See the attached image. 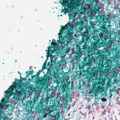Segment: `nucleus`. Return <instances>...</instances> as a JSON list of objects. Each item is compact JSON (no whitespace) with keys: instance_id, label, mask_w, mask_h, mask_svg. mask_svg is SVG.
Masks as SVG:
<instances>
[{"instance_id":"1","label":"nucleus","mask_w":120,"mask_h":120,"mask_svg":"<svg viewBox=\"0 0 120 120\" xmlns=\"http://www.w3.org/2000/svg\"><path fill=\"white\" fill-rule=\"evenodd\" d=\"M19 81V83H14L12 86L5 91V98H3L0 102V120H4V117L7 115L5 112H3L4 111L1 113L0 112L2 111V109L4 107H6V109L8 107V100L12 95L14 96L13 98L14 100H18L22 95H25L28 92V91L25 89L26 87L24 86V84L22 83L20 84V81Z\"/></svg>"},{"instance_id":"2","label":"nucleus","mask_w":120,"mask_h":120,"mask_svg":"<svg viewBox=\"0 0 120 120\" xmlns=\"http://www.w3.org/2000/svg\"><path fill=\"white\" fill-rule=\"evenodd\" d=\"M76 27V26H74V25L73 24H69L68 23H67L64 27L61 26V28L60 30V33L58 34L60 38L59 40H58L57 43L52 41L51 43V47L49 46L48 48V50H46L47 52L46 55L47 60L48 59V57L50 56L51 62L53 63L54 64L56 63L55 60L53 61L52 60L53 58L52 56L54 52L53 50H51L50 48L51 49L52 48L55 47L58 43H60L61 44H64V45L67 46L68 43L71 41V35L73 33H74L73 30Z\"/></svg>"},{"instance_id":"3","label":"nucleus","mask_w":120,"mask_h":120,"mask_svg":"<svg viewBox=\"0 0 120 120\" xmlns=\"http://www.w3.org/2000/svg\"><path fill=\"white\" fill-rule=\"evenodd\" d=\"M103 62H102L101 64H99L98 67L96 68L97 70L96 72H97L101 73V74L102 75H105V78L104 79L98 77L97 78L95 79L96 81L94 83H93L92 87L93 90L95 93H97L100 91H103L104 88L105 84V81L106 77H107L106 75L109 73V70L110 69L112 65H109L107 63H105L103 65Z\"/></svg>"},{"instance_id":"4","label":"nucleus","mask_w":120,"mask_h":120,"mask_svg":"<svg viewBox=\"0 0 120 120\" xmlns=\"http://www.w3.org/2000/svg\"><path fill=\"white\" fill-rule=\"evenodd\" d=\"M80 1V0H64L63 4L65 7L67 6L66 8L65 7L64 10L62 9L61 12H63L65 15L67 12L68 13L70 19H75L76 18L73 16V9H76Z\"/></svg>"},{"instance_id":"5","label":"nucleus","mask_w":120,"mask_h":120,"mask_svg":"<svg viewBox=\"0 0 120 120\" xmlns=\"http://www.w3.org/2000/svg\"><path fill=\"white\" fill-rule=\"evenodd\" d=\"M55 111H56L52 109H48L47 108L46 109H43L39 112L40 116L41 118H42L48 114L49 117L54 116L55 117L56 120H58L60 119V115L58 112H55Z\"/></svg>"},{"instance_id":"6","label":"nucleus","mask_w":120,"mask_h":120,"mask_svg":"<svg viewBox=\"0 0 120 120\" xmlns=\"http://www.w3.org/2000/svg\"><path fill=\"white\" fill-rule=\"evenodd\" d=\"M94 33V34H97L96 36L93 37V34L92 33L91 34V36H89L88 37H86V38H88L89 39H90L92 37H93V39L94 40H96V41H99V37H100H100L102 36L103 34H105L107 37H109V38L111 37L112 35L110 33L109 34V32L107 31V29L106 28L104 27L101 28V29L99 30L98 31L95 32Z\"/></svg>"},{"instance_id":"7","label":"nucleus","mask_w":120,"mask_h":120,"mask_svg":"<svg viewBox=\"0 0 120 120\" xmlns=\"http://www.w3.org/2000/svg\"><path fill=\"white\" fill-rule=\"evenodd\" d=\"M97 41V42H96V43H94V45L91 46V47L89 49L90 52H91V54L93 55L94 53H95L97 54H98L97 52H96V50H95V49L96 48H98L100 47L99 46V44L98 43L99 41Z\"/></svg>"},{"instance_id":"8","label":"nucleus","mask_w":120,"mask_h":120,"mask_svg":"<svg viewBox=\"0 0 120 120\" xmlns=\"http://www.w3.org/2000/svg\"><path fill=\"white\" fill-rule=\"evenodd\" d=\"M96 19H97V21L99 22H100V23H101L102 21H103V23H105L107 22H108V20L106 19H102H102L101 18V17L99 15L98 16L97 15L96 16Z\"/></svg>"},{"instance_id":"9","label":"nucleus","mask_w":120,"mask_h":120,"mask_svg":"<svg viewBox=\"0 0 120 120\" xmlns=\"http://www.w3.org/2000/svg\"><path fill=\"white\" fill-rule=\"evenodd\" d=\"M112 52L114 53L116 52V54H120V49L119 47H114L112 49Z\"/></svg>"},{"instance_id":"10","label":"nucleus","mask_w":120,"mask_h":120,"mask_svg":"<svg viewBox=\"0 0 120 120\" xmlns=\"http://www.w3.org/2000/svg\"><path fill=\"white\" fill-rule=\"evenodd\" d=\"M115 66L116 67H120V58H118L115 64Z\"/></svg>"},{"instance_id":"11","label":"nucleus","mask_w":120,"mask_h":120,"mask_svg":"<svg viewBox=\"0 0 120 120\" xmlns=\"http://www.w3.org/2000/svg\"><path fill=\"white\" fill-rule=\"evenodd\" d=\"M112 77V78L115 77L117 74L116 72L114 71H112L111 72Z\"/></svg>"},{"instance_id":"12","label":"nucleus","mask_w":120,"mask_h":120,"mask_svg":"<svg viewBox=\"0 0 120 120\" xmlns=\"http://www.w3.org/2000/svg\"><path fill=\"white\" fill-rule=\"evenodd\" d=\"M96 14V12L92 11L91 14V15L90 18L91 19H93L94 18V17H95V16H94V15H95Z\"/></svg>"},{"instance_id":"13","label":"nucleus","mask_w":120,"mask_h":120,"mask_svg":"<svg viewBox=\"0 0 120 120\" xmlns=\"http://www.w3.org/2000/svg\"><path fill=\"white\" fill-rule=\"evenodd\" d=\"M21 103L22 104L24 105L25 106L26 105L25 103H27V101L26 100H25L24 99H23L22 100Z\"/></svg>"},{"instance_id":"14","label":"nucleus","mask_w":120,"mask_h":120,"mask_svg":"<svg viewBox=\"0 0 120 120\" xmlns=\"http://www.w3.org/2000/svg\"><path fill=\"white\" fill-rule=\"evenodd\" d=\"M62 91H61V94L63 96H64L65 95V94H64V93H65L66 91L64 89H63V90H62Z\"/></svg>"},{"instance_id":"15","label":"nucleus","mask_w":120,"mask_h":120,"mask_svg":"<svg viewBox=\"0 0 120 120\" xmlns=\"http://www.w3.org/2000/svg\"><path fill=\"white\" fill-rule=\"evenodd\" d=\"M83 22H81L80 21L79 23V24H80V27H79V28H80L81 27V26H82V24H83Z\"/></svg>"},{"instance_id":"16","label":"nucleus","mask_w":120,"mask_h":120,"mask_svg":"<svg viewBox=\"0 0 120 120\" xmlns=\"http://www.w3.org/2000/svg\"><path fill=\"white\" fill-rule=\"evenodd\" d=\"M101 99L102 101H107V99H106L105 98H101Z\"/></svg>"},{"instance_id":"17","label":"nucleus","mask_w":120,"mask_h":120,"mask_svg":"<svg viewBox=\"0 0 120 120\" xmlns=\"http://www.w3.org/2000/svg\"><path fill=\"white\" fill-rule=\"evenodd\" d=\"M83 12L82 11V14H85V12L86 11V9H83Z\"/></svg>"},{"instance_id":"18","label":"nucleus","mask_w":120,"mask_h":120,"mask_svg":"<svg viewBox=\"0 0 120 120\" xmlns=\"http://www.w3.org/2000/svg\"><path fill=\"white\" fill-rule=\"evenodd\" d=\"M92 78H90V79H89L88 80V81L90 82H92L93 81V80L92 79V80H91Z\"/></svg>"},{"instance_id":"19","label":"nucleus","mask_w":120,"mask_h":120,"mask_svg":"<svg viewBox=\"0 0 120 120\" xmlns=\"http://www.w3.org/2000/svg\"><path fill=\"white\" fill-rule=\"evenodd\" d=\"M26 73H28V74L30 75V74L31 73V72L30 71H26Z\"/></svg>"},{"instance_id":"20","label":"nucleus","mask_w":120,"mask_h":120,"mask_svg":"<svg viewBox=\"0 0 120 120\" xmlns=\"http://www.w3.org/2000/svg\"><path fill=\"white\" fill-rule=\"evenodd\" d=\"M45 67L43 66L42 67V68L41 70H40L41 71H42L44 70V69L45 68Z\"/></svg>"},{"instance_id":"21","label":"nucleus","mask_w":120,"mask_h":120,"mask_svg":"<svg viewBox=\"0 0 120 120\" xmlns=\"http://www.w3.org/2000/svg\"><path fill=\"white\" fill-rule=\"evenodd\" d=\"M45 103L46 104H47L48 103V101H45Z\"/></svg>"},{"instance_id":"22","label":"nucleus","mask_w":120,"mask_h":120,"mask_svg":"<svg viewBox=\"0 0 120 120\" xmlns=\"http://www.w3.org/2000/svg\"><path fill=\"white\" fill-rule=\"evenodd\" d=\"M117 29V28H116L114 30V31H115V30H116Z\"/></svg>"},{"instance_id":"23","label":"nucleus","mask_w":120,"mask_h":120,"mask_svg":"<svg viewBox=\"0 0 120 120\" xmlns=\"http://www.w3.org/2000/svg\"><path fill=\"white\" fill-rule=\"evenodd\" d=\"M42 71H41L40 70L39 71V72L40 73V72H42Z\"/></svg>"},{"instance_id":"24","label":"nucleus","mask_w":120,"mask_h":120,"mask_svg":"<svg viewBox=\"0 0 120 120\" xmlns=\"http://www.w3.org/2000/svg\"><path fill=\"white\" fill-rule=\"evenodd\" d=\"M31 71H32V72H34L33 71V70L32 69L31 70Z\"/></svg>"},{"instance_id":"25","label":"nucleus","mask_w":120,"mask_h":120,"mask_svg":"<svg viewBox=\"0 0 120 120\" xmlns=\"http://www.w3.org/2000/svg\"><path fill=\"white\" fill-rule=\"evenodd\" d=\"M82 34H83V33H81L80 34V35H82Z\"/></svg>"},{"instance_id":"26","label":"nucleus","mask_w":120,"mask_h":120,"mask_svg":"<svg viewBox=\"0 0 120 120\" xmlns=\"http://www.w3.org/2000/svg\"><path fill=\"white\" fill-rule=\"evenodd\" d=\"M35 77V76H33L32 77V79H33Z\"/></svg>"},{"instance_id":"27","label":"nucleus","mask_w":120,"mask_h":120,"mask_svg":"<svg viewBox=\"0 0 120 120\" xmlns=\"http://www.w3.org/2000/svg\"><path fill=\"white\" fill-rule=\"evenodd\" d=\"M18 73H19L20 75H21V74L19 72V71H18Z\"/></svg>"},{"instance_id":"28","label":"nucleus","mask_w":120,"mask_h":120,"mask_svg":"<svg viewBox=\"0 0 120 120\" xmlns=\"http://www.w3.org/2000/svg\"><path fill=\"white\" fill-rule=\"evenodd\" d=\"M105 95L106 96H107V94H105Z\"/></svg>"},{"instance_id":"29","label":"nucleus","mask_w":120,"mask_h":120,"mask_svg":"<svg viewBox=\"0 0 120 120\" xmlns=\"http://www.w3.org/2000/svg\"><path fill=\"white\" fill-rule=\"evenodd\" d=\"M59 15H58V16L59 17Z\"/></svg>"},{"instance_id":"30","label":"nucleus","mask_w":120,"mask_h":120,"mask_svg":"<svg viewBox=\"0 0 120 120\" xmlns=\"http://www.w3.org/2000/svg\"><path fill=\"white\" fill-rule=\"evenodd\" d=\"M60 16H62V15H60Z\"/></svg>"},{"instance_id":"31","label":"nucleus","mask_w":120,"mask_h":120,"mask_svg":"<svg viewBox=\"0 0 120 120\" xmlns=\"http://www.w3.org/2000/svg\"><path fill=\"white\" fill-rule=\"evenodd\" d=\"M34 68H36V67H35Z\"/></svg>"},{"instance_id":"32","label":"nucleus","mask_w":120,"mask_h":120,"mask_svg":"<svg viewBox=\"0 0 120 120\" xmlns=\"http://www.w3.org/2000/svg\"><path fill=\"white\" fill-rule=\"evenodd\" d=\"M15 61L16 62V61H17V60H15Z\"/></svg>"},{"instance_id":"33","label":"nucleus","mask_w":120,"mask_h":120,"mask_svg":"<svg viewBox=\"0 0 120 120\" xmlns=\"http://www.w3.org/2000/svg\"><path fill=\"white\" fill-rule=\"evenodd\" d=\"M42 57V58H43V57L42 56V57Z\"/></svg>"}]
</instances>
